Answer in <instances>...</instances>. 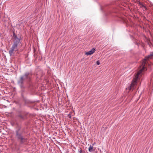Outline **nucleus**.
<instances>
[{"instance_id":"f257e3e1","label":"nucleus","mask_w":153,"mask_h":153,"mask_svg":"<svg viewBox=\"0 0 153 153\" xmlns=\"http://www.w3.org/2000/svg\"><path fill=\"white\" fill-rule=\"evenodd\" d=\"M153 59V52H151L149 55L146 56L144 59L143 60L142 65L140 66V70L138 72L137 74L135 76L133 79L130 86L127 88L129 91L133 89L135 85L137 83V81L139 76L141 74L143 71L146 70V65L148 64L149 65V62L150 59Z\"/></svg>"},{"instance_id":"f03ea898","label":"nucleus","mask_w":153,"mask_h":153,"mask_svg":"<svg viewBox=\"0 0 153 153\" xmlns=\"http://www.w3.org/2000/svg\"><path fill=\"white\" fill-rule=\"evenodd\" d=\"M11 40L13 42L12 46L19 50L22 47V44L20 42V39L18 38L17 35L15 34L14 32H13Z\"/></svg>"},{"instance_id":"7ed1b4c3","label":"nucleus","mask_w":153,"mask_h":153,"mask_svg":"<svg viewBox=\"0 0 153 153\" xmlns=\"http://www.w3.org/2000/svg\"><path fill=\"white\" fill-rule=\"evenodd\" d=\"M31 75V74L29 72H26L24 75L20 77L18 81V84L20 86L21 89L24 88V81L27 79H29Z\"/></svg>"},{"instance_id":"20e7f679","label":"nucleus","mask_w":153,"mask_h":153,"mask_svg":"<svg viewBox=\"0 0 153 153\" xmlns=\"http://www.w3.org/2000/svg\"><path fill=\"white\" fill-rule=\"evenodd\" d=\"M22 130L19 128L16 131V137L19 140L21 144L26 142L27 140L26 138L23 137L22 136Z\"/></svg>"},{"instance_id":"39448f33","label":"nucleus","mask_w":153,"mask_h":153,"mask_svg":"<svg viewBox=\"0 0 153 153\" xmlns=\"http://www.w3.org/2000/svg\"><path fill=\"white\" fill-rule=\"evenodd\" d=\"M19 50L12 46L11 48L9 51V53L10 56H14L15 52H18Z\"/></svg>"},{"instance_id":"423d86ee","label":"nucleus","mask_w":153,"mask_h":153,"mask_svg":"<svg viewBox=\"0 0 153 153\" xmlns=\"http://www.w3.org/2000/svg\"><path fill=\"white\" fill-rule=\"evenodd\" d=\"M95 51V49L94 48H92L90 51L87 52L85 53V55H91Z\"/></svg>"},{"instance_id":"0eeeda50","label":"nucleus","mask_w":153,"mask_h":153,"mask_svg":"<svg viewBox=\"0 0 153 153\" xmlns=\"http://www.w3.org/2000/svg\"><path fill=\"white\" fill-rule=\"evenodd\" d=\"M88 150L90 152H93L94 150L93 149V147L90 145L89 148Z\"/></svg>"},{"instance_id":"6e6552de","label":"nucleus","mask_w":153,"mask_h":153,"mask_svg":"<svg viewBox=\"0 0 153 153\" xmlns=\"http://www.w3.org/2000/svg\"><path fill=\"white\" fill-rule=\"evenodd\" d=\"M18 116L22 119H23L24 118V116L21 114L19 115Z\"/></svg>"},{"instance_id":"1a4fd4ad","label":"nucleus","mask_w":153,"mask_h":153,"mask_svg":"<svg viewBox=\"0 0 153 153\" xmlns=\"http://www.w3.org/2000/svg\"><path fill=\"white\" fill-rule=\"evenodd\" d=\"M78 150V153H82V149L81 148H79Z\"/></svg>"},{"instance_id":"9d476101","label":"nucleus","mask_w":153,"mask_h":153,"mask_svg":"<svg viewBox=\"0 0 153 153\" xmlns=\"http://www.w3.org/2000/svg\"><path fill=\"white\" fill-rule=\"evenodd\" d=\"M96 63L98 65L100 64V62L99 60L97 61Z\"/></svg>"},{"instance_id":"9b49d317","label":"nucleus","mask_w":153,"mask_h":153,"mask_svg":"<svg viewBox=\"0 0 153 153\" xmlns=\"http://www.w3.org/2000/svg\"><path fill=\"white\" fill-rule=\"evenodd\" d=\"M142 7H144V8H146V7L143 5H142Z\"/></svg>"},{"instance_id":"f8f14e48","label":"nucleus","mask_w":153,"mask_h":153,"mask_svg":"<svg viewBox=\"0 0 153 153\" xmlns=\"http://www.w3.org/2000/svg\"><path fill=\"white\" fill-rule=\"evenodd\" d=\"M66 153H68V152H66Z\"/></svg>"}]
</instances>
